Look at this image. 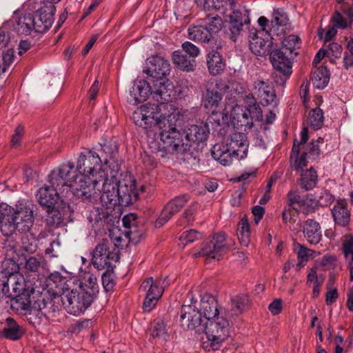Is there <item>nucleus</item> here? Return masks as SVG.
I'll list each match as a JSON object with an SVG mask.
<instances>
[{"label": "nucleus", "mask_w": 353, "mask_h": 353, "mask_svg": "<svg viewBox=\"0 0 353 353\" xmlns=\"http://www.w3.org/2000/svg\"><path fill=\"white\" fill-rule=\"evenodd\" d=\"M12 278H9L5 272H0V299L3 296H11L9 288V282Z\"/></svg>", "instance_id": "nucleus-53"}, {"label": "nucleus", "mask_w": 353, "mask_h": 353, "mask_svg": "<svg viewBox=\"0 0 353 353\" xmlns=\"http://www.w3.org/2000/svg\"><path fill=\"white\" fill-rule=\"evenodd\" d=\"M182 51L188 55L190 58L194 59L200 54V49L194 44L190 41H185L183 43Z\"/></svg>", "instance_id": "nucleus-56"}, {"label": "nucleus", "mask_w": 353, "mask_h": 353, "mask_svg": "<svg viewBox=\"0 0 353 353\" xmlns=\"http://www.w3.org/2000/svg\"><path fill=\"white\" fill-rule=\"evenodd\" d=\"M211 155L214 160L224 166L230 165L235 157L227 143L224 142L214 144L211 149Z\"/></svg>", "instance_id": "nucleus-27"}, {"label": "nucleus", "mask_w": 353, "mask_h": 353, "mask_svg": "<svg viewBox=\"0 0 353 353\" xmlns=\"http://www.w3.org/2000/svg\"><path fill=\"white\" fill-rule=\"evenodd\" d=\"M84 291L86 295L91 296V299L94 301L99 292V286L97 283V279L93 276H90L85 282L81 283L79 286Z\"/></svg>", "instance_id": "nucleus-47"}, {"label": "nucleus", "mask_w": 353, "mask_h": 353, "mask_svg": "<svg viewBox=\"0 0 353 353\" xmlns=\"http://www.w3.org/2000/svg\"><path fill=\"white\" fill-rule=\"evenodd\" d=\"M71 170L69 165L61 164L57 169L53 170L48 175L49 185L41 187L37 192V197L39 204L43 208L55 205L59 199V194L66 191L65 184H60L59 179H64Z\"/></svg>", "instance_id": "nucleus-5"}, {"label": "nucleus", "mask_w": 353, "mask_h": 353, "mask_svg": "<svg viewBox=\"0 0 353 353\" xmlns=\"http://www.w3.org/2000/svg\"><path fill=\"white\" fill-rule=\"evenodd\" d=\"M327 52L326 54L329 57L339 58L343 51L342 46L338 43H330L325 49Z\"/></svg>", "instance_id": "nucleus-58"}, {"label": "nucleus", "mask_w": 353, "mask_h": 353, "mask_svg": "<svg viewBox=\"0 0 353 353\" xmlns=\"http://www.w3.org/2000/svg\"><path fill=\"white\" fill-rule=\"evenodd\" d=\"M217 112L218 110L214 113H212V114L208 117L206 125H205L207 126V129L210 126L212 130H215L217 127L221 125L220 115L217 114Z\"/></svg>", "instance_id": "nucleus-61"}, {"label": "nucleus", "mask_w": 353, "mask_h": 353, "mask_svg": "<svg viewBox=\"0 0 353 353\" xmlns=\"http://www.w3.org/2000/svg\"><path fill=\"white\" fill-rule=\"evenodd\" d=\"M323 139L319 137L300 148L299 144H296V139H295L290 154L292 170H302L307 166L309 160H316L320 155V144H323Z\"/></svg>", "instance_id": "nucleus-7"}, {"label": "nucleus", "mask_w": 353, "mask_h": 353, "mask_svg": "<svg viewBox=\"0 0 353 353\" xmlns=\"http://www.w3.org/2000/svg\"><path fill=\"white\" fill-rule=\"evenodd\" d=\"M332 216L335 224L345 227L349 225L351 219V212L344 200H338L331 210Z\"/></svg>", "instance_id": "nucleus-26"}, {"label": "nucleus", "mask_w": 353, "mask_h": 353, "mask_svg": "<svg viewBox=\"0 0 353 353\" xmlns=\"http://www.w3.org/2000/svg\"><path fill=\"white\" fill-rule=\"evenodd\" d=\"M170 105H157L150 103L137 108L132 114V119L135 125L146 130L153 128H160L161 123H165L168 114L163 112L165 110L172 108Z\"/></svg>", "instance_id": "nucleus-6"}, {"label": "nucleus", "mask_w": 353, "mask_h": 353, "mask_svg": "<svg viewBox=\"0 0 353 353\" xmlns=\"http://www.w3.org/2000/svg\"><path fill=\"white\" fill-rule=\"evenodd\" d=\"M270 60L273 68L283 76L281 81L285 83L292 73V63L290 59L284 52L274 49L270 52Z\"/></svg>", "instance_id": "nucleus-17"}, {"label": "nucleus", "mask_w": 353, "mask_h": 353, "mask_svg": "<svg viewBox=\"0 0 353 353\" xmlns=\"http://www.w3.org/2000/svg\"><path fill=\"white\" fill-rule=\"evenodd\" d=\"M268 309L272 315H277L282 311V301L280 299H275L268 306Z\"/></svg>", "instance_id": "nucleus-62"}, {"label": "nucleus", "mask_w": 353, "mask_h": 353, "mask_svg": "<svg viewBox=\"0 0 353 353\" xmlns=\"http://www.w3.org/2000/svg\"><path fill=\"white\" fill-rule=\"evenodd\" d=\"M170 63L163 57L154 55L150 58L145 73L157 79H164L170 74Z\"/></svg>", "instance_id": "nucleus-21"}, {"label": "nucleus", "mask_w": 353, "mask_h": 353, "mask_svg": "<svg viewBox=\"0 0 353 353\" xmlns=\"http://www.w3.org/2000/svg\"><path fill=\"white\" fill-rule=\"evenodd\" d=\"M151 94V87L144 79H135L130 90L129 101L134 105L145 101L149 94Z\"/></svg>", "instance_id": "nucleus-23"}, {"label": "nucleus", "mask_w": 353, "mask_h": 353, "mask_svg": "<svg viewBox=\"0 0 353 353\" xmlns=\"http://www.w3.org/2000/svg\"><path fill=\"white\" fill-rule=\"evenodd\" d=\"M179 321L184 329L205 332L212 350H217L229 336V322L226 319L216 316L204 321L193 307H181Z\"/></svg>", "instance_id": "nucleus-1"}, {"label": "nucleus", "mask_w": 353, "mask_h": 353, "mask_svg": "<svg viewBox=\"0 0 353 353\" xmlns=\"http://www.w3.org/2000/svg\"><path fill=\"white\" fill-rule=\"evenodd\" d=\"M142 162L148 169H152L157 166V162L155 158L148 153L144 152L141 155Z\"/></svg>", "instance_id": "nucleus-64"}, {"label": "nucleus", "mask_w": 353, "mask_h": 353, "mask_svg": "<svg viewBox=\"0 0 353 353\" xmlns=\"http://www.w3.org/2000/svg\"><path fill=\"white\" fill-rule=\"evenodd\" d=\"M226 143L235 157L239 159H244L247 157L249 143L245 134L234 132Z\"/></svg>", "instance_id": "nucleus-19"}, {"label": "nucleus", "mask_w": 353, "mask_h": 353, "mask_svg": "<svg viewBox=\"0 0 353 353\" xmlns=\"http://www.w3.org/2000/svg\"><path fill=\"white\" fill-rule=\"evenodd\" d=\"M55 11L56 8L52 3H44L35 11L32 14V19L36 32L43 33L50 28L54 20Z\"/></svg>", "instance_id": "nucleus-11"}, {"label": "nucleus", "mask_w": 353, "mask_h": 353, "mask_svg": "<svg viewBox=\"0 0 353 353\" xmlns=\"http://www.w3.org/2000/svg\"><path fill=\"white\" fill-rule=\"evenodd\" d=\"M335 200V197L330 192L323 190L321 192L319 200L316 201V205L327 207L331 205Z\"/></svg>", "instance_id": "nucleus-57"}, {"label": "nucleus", "mask_w": 353, "mask_h": 353, "mask_svg": "<svg viewBox=\"0 0 353 353\" xmlns=\"http://www.w3.org/2000/svg\"><path fill=\"white\" fill-rule=\"evenodd\" d=\"M188 38L201 43H208L214 38L205 26H190L188 29Z\"/></svg>", "instance_id": "nucleus-33"}, {"label": "nucleus", "mask_w": 353, "mask_h": 353, "mask_svg": "<svg viewBox=\"0 0 353 353\" xmlns=\"http://www.w3.org/2000/svg\"><path fill=\"white\" fill-rule=\"evenodd\" d=\"M114 254L110 252L107 243L103 241L98 244L92 253L93 265L98 270L111 268L110 259L113 258Z\"/></svg>", "instance_id": "nucleus-22"}, {"label": "nucleus", "mask_w": 353, "mask_h": 353, "mask_svg": "<svg viewBox=\"0 0 353 353\" xmlns=\"http://www.w3.org/2000/svg\"><path fill=\"white\" fill-rule=\"evenodd\" d=\"M63 165H69L71 167V170L68 176L63 179H59L60 184H65L66 192L68 190L72 194L81 199L83 201H89L94 202L97 201L99 194L97 189V185L100 183L99 179H94L92 182L88 181L84 176H79L76 171L74 170V163L72 162H67Z\"/></svg>", "instance_id": "nucleus-3"}, {"label": "nucleus", "mask_w": 353, "mask_h": 353, "mask_svg": "<svg viewBox=\"0 0 353 353\" xmlns=\"http://www.w3.org/2000/svg\"><path fill=\"white\" fill-rule=\"evenodd\" d=\"M46 221L48 225L51 226H58L63 221V214L62 212L55 208L54 205L50 208H46Z\"/></svg>", "instance_id": "nucleus-46"}, {"label": "nucleus", "mask_w": 353, "mask_h": 353, "mask_svg": "<svg viewBox=\"0 0 353 353\" xmlns=\"http://www.w3.org/2000/svg\"><path fill=\"white\" fill-rule=\"evenodd\" d=\"M343 66L347 70H353V54L347 50L343 54Z\"/></svg>", "instance_id": "nucleus-63"}, {"label": "nucleus", "mask_w": 353, "mask_h": 353, "mask_svg": "<svg viewBox=\"0 0 353 353\" xmlns=\"http://www.w3.org/2000/svg\"><path fill=\"white\" fill-rule=\"evenodd\" d=\"M332 21L334 26L339 29H346L351 28L353 23L351 19L347 17L343 11L335 10L333 16L332 17Z\"/></svg>", "instance_id": "nucleus-48"}, {"label": "nucleus", "mask_w": 353, "mask_h": 353, "mask_svg": "<svg viewBox=\"0 0 353 353\" xmlns=\"http://www.w3.org/2000/svg\"><path fill=\"white\" fill-rule=\"evenodd\" d=\"M289 19L283 9L274 10L270 21V35H283L288 29Z\"/></svg>", "instance_id": "nucleus-25"}, {"label": "nucleus", "mask_w": 353, "mask_h": 353, "mask_svg": "<svg viewBox=\"0 0 353 353\" xmlns=\"http://www.w3.org/2000/svg\"><path fill=\"white\" fill-rule=\"evenodd\" d=\"M101 162L99 156L90 150L87 154H81L77 160V169L74 170L79 176L90 179V176H94L96 168L100 166Z\"/></svg>", "instance_id": "nucleus-13"}, {"label": "nucleus", "mask_w": 353, "mask_h": 353, "mask_svg": "<svg viewBox=\"0 0 353 353\" xmlns=\"http://www.w3.org/2000/svg\"><path fill=\"white\" fill-rule=\"evenodd\" d=\"M13 28L19 34L28 35L34 30L32 14L28 13L13 17Z\"/></svg>", "instance_id": "nucleus-29"}, {"label": "nucleus", "mask_w": 353, "mask_h": 353, "mask_svg": "<svg viewBox=\"0 0 353 353\" xmlns=\"http://www.w3.org/2000/svg\"><path fill=\"white\" fill-rule=\"evenodd\" d=\"M160 298L153 296L150 294H145V298L143 303V309L145 312H150L156 305Z\"/></svg>", "instance_id": "nucleus-60"}, {"label": "nucleus", "mask_w": 353, "mask_h": 353, "mask_svg": "<svg viewBox=\"0 0 353 353\" xmlns=\"http://www.w3.org/2000/svg\"><path fill=\"white\" fill-rule=\"evenodd\" d=\"M225 241V234L224 233L214 234L212 240L202 244L199 255L219 260L228 250Z\"/></svg>", "instance_id": "nucleus-12"}, {"label": "nucleus", "mask_w": 353, "mask_h": 353, "mask_svg": "<svg viewBox=\"0 0 353 353\" xmlns=\"http://www.w3.org/2000/svg\"><path fill=\"white\" fill-rule=\"evenodd\" d=\"M303 233L310 244L316 245L322 239L321 225L319 222L312 219H308L304 222Z\"/></svg>", "instance_id": "nucleus-28"}, {"label": "nucleus", "mask_w": 353, "mask_h": 353, "mask_svg": "<svg viewBox=\"0 0 353 353\" xmlns=\"http://www.w3.org/2000/svg\"><path fill=\"white\" fill-rule=\"evenodd\" d=\"M41 266L40 259L34 256L28 258L25 264V268L27 271L36 272Z\"/></svg>", "instance_id": "nucleus-59"}, {"label": "nucleus", "mask_w": 353, "mask_h": 353, "mask_svg": "<svg viewBox=\"0 0 353 353\" xmlns=\"http://www.w3.org/2000/svg\"><path fill=\"white\" fill-rule=\"evenodd\" d=\"M342 252L350 270V279L353 281V236H346L342 243Z\"/></svg>", "instance_id": "nucleus-37"}, {"label": "nucleus", "mask_w": 353, "mask_h": 353, "mask_svg": "<svg viewBox=\"0 0 353 353\" xmlns=\"http://www.w3.org/2000/svg\"><path fill=\"white\" fill-rule=\"evenodd\" d=\"M207 65L209 72L212 75L220 74L225 68L222 56L217 50H212L208 54Z\"/></svg>", "instance_id": "nucleus-35"}, {"label": "nucleus", "mask_w": 353, "mask_h": 353, "mask_svg": "<svg viewBox=\"0 0 353 353\" xmlns=\"http://www.w3.org/2000/svg\"><path fill=\"white\" fill-rule=\"evenodd\" d=\"M14 304L16 305L17 310H21L26 312L32 307L30 301V294L28 291L23 292L21 294H17Z\"/></svg>", "instance_id": "nucleus-50"}, {"label": "nucleus", "mask_w": 353, "mask_h": 353, "mask_svg": "<svg viewBox=\"0 0 353 353\" xmlns=\"http://www.w3.org/2000/svg\"><path fill=\"white\" fill-rule=\"evenodd\" d=\"M100 183L102 182V190L100 192V200L106 208H112L119 204V181L114 176L106 177L103 171L99 172Z\"/></svg>", "instance_id": "nucleus-9"}, {"label": "nucleus", "mask_w": 353, "mask_h": 353, "mask_svg": "<svg viewBox=\"0 0 353 353\" xmlns=\"http://www.w3.org/2000/svg\"><path fill=\"white\" fill-rule=\"evenodd\" d=\"M173 85L168 79H157L153 85V88H151V95L152 98L159 103V105H172V108L168 110H173L172 112H176L173 104L169 102L172 100V96L173 95Z\"/></svg>", "instance_id": "nucleus-14"}, {"label": "nucleus", "mask_w": 353, "mask_h": 353, "mask_svg": "<svg viewBox=\"0 0 353 353\" xmlns=\"http://www.w3.org/2000/svg\"><path fill=\"white\" fill-rule=\"evenodd\" d=\"M250 21L248 13L245 10L243 12L234 10L230 14L229 29L231 32V39L234 41L243 30V25L249 24Z\"/></svg>", "instance_id": "nucleus-24"}, {"label": "nucleus", "mask_w": 353, "mask_h": 353, "mask_svg": "<svg viewBox=\"0 0 353 353\" xmlns=\"http://www.w3.org/2000/svg\"><path fill=\"white\" fill-rule=\"evenodd\" d=\"M45 306L46 303L43 301L36 302L33 306L25 312V316L30 324L36 326L41 323L46 318V314L42 311Z\"/></svg>", "instance_id": "nucleus-34"}, {"label": "nucleus", "mask_w": 353, "mask_h": 353, "mask_svg": "<svg viewBox=\"0 0 353 353\" xmlns=\"http://www.w3.org/2000/svg\"><path fill=\"white\" fill-rule=\"evenodd\" d=\"M23 331L12 318L6 319V327L2 330V335L8 339L17 341L23 335Z\"/></svg>", "instance_id": "nucleus-40"}, {"label": "nucleus", "mask_w": 353, "mask_h": 353, "mask_svg": "<svg viewBox=\"0 0 353 353\" xmlns=\"http://www.w3.org/2000/svg\"><path fill=\"white\" fill-rule=\"evenodd\" d=\"M252 94L259 101L260 104L263 106L269 105L276 103V95L274 88L270 85L269 81L256 79L253 83Z\"/></svg>", "instance_id": "nucleus-15"}, {"label": "nucleus", "mask_w": 353, "mask_h": 353, "mask_svg": "<svg viewBox=\"0 0 353 353\" xmlns=\"http://www.w3.org/2000/svg\"><path fill=\"white\" fill-rule=\"evenodd\" d=\"M312 202L311 199L307 198H302L298 193L294 191H290L288 194V207L294 210L296 212H306L305 206L309 205Z\"/></svg>", "instance_id": "nucleus-38"}, {"label": "nucleus", "mask_w": 353, "mask_h": 353, "mask_svg": "<svg viewBox=\"0 0 353 353\" xmlns=\"http://www.w3.org/2000/svg\"><path fill=\"white\" fill-rule=\"evenodd\" d=\"M184 139V151L191 148L198 150L205 145L208 139L209 129L207 126L192 125L183 132Z\"/></svg>", "instance_id": "nucleus-10"}, {"label": "nucleus", "mask_w": 353, "mask_h": 353, "mask_svg": "<svg viewBox=\"0 0 353 353\" xmlns=\"http://www.w3.org/2000/svg\"><path fill=\"white\" fill-rule=\"evenodd\" d=\"M250 102L245 107L248 110V114L251 116L253 121H262L263 120V112L259 105L256 102V98L252 94H248L246 96V102Z\"/></svg>", "instance_id": "nucleus-43"}, {"label": "nucleus", "mask_w": 353, "mask_h": 353, "mask_svg": "<svg viewBox=\"0 0 353 353\" xmlns=\"http://www.w3.org/2000/svg\"><path fill=\"white\" fill-rule=\"evenodd\" d=\"M330 81V72L326 67H319L312 74V81L314 86L319 90L324 89Z\"/></svg>", "instance_id": "nucleus-39"}, {"label": "nucleus", "mask_w": 353, "mask_h": 353, "mask_svg": "<svg viewBox=\"0 0 353 353\" xmlns=\"http://www.w3.org/2000/svg\"><path fill=\"white\" fill-rule=\"evenodd\" d=\"M222 99V94L217 90L206 89L203 94L202 102L203 107L209 112L214 113L218 110V108Z\"/></svg>", "instance_id": "nucleus-31"}, {"label": "nucleus", "mask_w": 353, "mask_h": 353, "mask_svg": "<svg viewBox=\"0 0 353 353\" xmlns=\"http://www.w3.org/2000/svg\"><path fill=\"white\" fill-rule=\"evenodd\" d=\"M301 43V39L299 37L291 34L286 37L283 41V46L286 49L288 50L290 53H292L293 51L299 47Z\"/></svg>", "instance_id": "nucleus-55"}, {"label": "nucleus", "mask_w": 353, "mask_h": 353, "mask_svg": "<svg viewBox=\"0 0 353 353\" xmlns=\"http://www.w3.org/2000/svg\"><path fill=\"white\" fill-rule=\"evenodd\" d=\"M232 310L236 314H241L250 307V299L248 295L241 294L231 298Z\"/></svg>", "instance_id": "nucleus-42"}, {"label": "nucleus", "mask_w": 353, "mask_h": 353, "mask_svg": "<svg viewBox=\"0 0 353 353\" xmlns=\"http://www.w3.org/2000/svg\"><path fill=\"white\" fill-rule=\"evenodd\" d=\"M114 274L112 271H110L109 269H107L101 277L102 285L105 291L108 292L113 289L115 281H114Z\"/></svg>", "instance_id": "nucleus-54"}, {"label": "nucleus", "mask_w": 353, "mask_h": 353, "mask_svg": "<svg viewBox=\"0 0 353 353\" xmlns=\"http://www.w3.org/2000/svg\"><path fill=\"white\" fill-rule=\"evenodd\" d=\"M151 334L153 338L165 339L168 334L165 323L163 321L154 322Z\"/></svg>", "instance_id": "nucleus-52"}, {"label": "nucleus", "mask_w": 353, "mask_h": 353, "mask_svg": "<svg viewBox=\"0 0 353 353\" xmlns=\"http://www.w3.org/2000/svg\"><path fill=\"white\" fill-rule=\"evenodd\" d=\"M195 303V302L191 301V304L183 305L182 307H193L201 314L204 321L218 316V303L216 299L213 296L206 294L201 296L199 307H197Z\"/></svg>", "instance_id": "nucleus-16"}, {"label": "nucleus", "mask_w": 353, "mask_h": 353, "mask_svg": "<svg viewBox=\"0 0 353 353\" xmlns=\"http://www.w3.org/2000/svg\"><path fill=\"white\" fill-rule=\"evenodd\" d=\"M173 63L178 68L185 72L194 70L195 60L192 58H187L186 54H182V51H174L172 55Z\"/></svg>", "instance_id": "nucleus-36"}, {"label": "nucleus", "mask_w": 353, "mask_h": 353, "mask_svg": "<svg viewBox=\"0 0 353 353\" xmlns=\"http://www.w3.org/2000/svg\"><path fill=\"white\" fill-rule=\"evenodd\" d=\"M201 237L202 235L201 233L192 229L183 232L179 240L184 244L183 246H185L188 243H193L194 241L201 239Z\"/></svg>", "instance_id": "nucleus-51"}, {"label": "nucleus", "mask_w": 353, "mask_h": 353, "mask_svg": "<svg viewBox=\"0 0 353 353\" xmlns=\"http://www.w3.org/2000/svg\"><path fill=\"white\" fill-rule=\"evenodd\" d=\"M119 194L120 205L127 206L136 202L139 198V193L136 188L135 181H119Z\"/></svg>", "instance_id": "nucleus-20"}, {"label": "nucleus", "mask_w": 353, "mask_h": 353, "mask_svg": "<svg viewBox=\"0 0 353 353\" xmlns=\"http://www.w3.org/2000/svg\"><path fill=\"white\" fill-rule=\"evenodd\" d=\"M308 119L313 129H320L322 127L324 121L323 110L319 108L312 109L309 113Z\"/></svg>", "instance_id": "nucleus-49"}, {"label": "nucleus", "mask_w": 353, "mask_h": 353, "mask_svg": "<svg viewBox=\"0 0 353 353\" xmlns=\"http://www.w3.org/2000/svg\"><path fill=\"white\" fill-rule=\"evenodd\" d=\"M317 179L316 170L313 168H310L301 174V185L305 190H310L316 185Z\"/></svg>", "instance_id": "nucleus-41"}, {"label": "nucleus", "mask_w": 353, "mask_h": 353, "mask_svg": "<svg viewBox=\"0 0 353 353\" xmlns=\"http://www.w3.org/2000/svg\"><path fill=\"white\" fill-rule=\"evenodd\" d=\"M188 201L187 195L176 196L169 201L162 210L161 214L155 221V228H159L167 223L174 214L179 212Z\"/></svg>", "instance_id": "nucleus-18"}, {"label": "nucleus", "mask_w": 353, "mask_h": 353, "mask_svg": "<svg viewBox=\"0 0 353 353\" xmlns=\"http://www.w3.org/2000/svg\"><path fill=\"white\" fill-rule=\"evenodd\" d=\"M237 236L241 245L248 246L250 241V230L246 218L241 219L238 225Z\"/></svg>", "instance_id": "nucleus-44"}, {"label": "nucleus", "mask_w": 353, "mask_h": 353, "mask_svg": "<svg viewBox=\"0 0 353 353\" xmlns=\"http://www.w3.org/2000/svg\"><path fill=\"white\" fill-rule=\"evenodd\" d=\"M272 42L268 39L259 37L256 33L253 34L250 39V49L255 55L265 56L270 54Z\"/></svg>", "instance_id": "nucleus-32"}, {"label": "nucleus", "mask_w": 353, "mask_h": 353, "mask_svg": "<svg viewBox=\"0 0 353 353\" xmlns=\"http://www.w3.org/2000/svg\"><path fill=\"white\" fill-rule=\"evenodd\" d=\"M205 27H206L208 31L211 33L212 37L218 33L223 27V20L219 15H208L204 19Z\"/></svg>", "instance_id": "nucleus-45"}, {"label": "nucleus", "mask_w": 353, "mask_h": 353, "mask_svg": "<svg viewBox=\"0 0 353 353\" xmlns=\"http://www.w3.org/2000/svg\"><path fill=\"white\" fill-rule=\"evenodd\" d=\"M90 297L79 287L63 295L61 299L63 305H65L68 313L79 316L83 314L93 302V300Z\"/></svg>", "instance_id": "nucleus-8"}, {"label": "nucleus", "mask_w": 353, "mask_h": 353, "mask_svg": "<svg viewBox=\"0 0 353 353\" xmlns=\"http://www.w3.org/2000/svg\"><path fill=\"white\" fill-rule=\"evenodd\" d=\"M165 285V280L164 279H154L152 277H150L142 283L141 289L146 292L148 294L161 298L163 295Z\"/></svg>", "instance_id": "nucleus-30"}, {"label": "nucleus", "mask_w": 353, "mask_h": 353, "mask_svg": "<svg viewBox=\"0 0 353 353\" xmlns=\"http://www.w3.org/2000/svg\"><path fill=\"white\" fill-rule=\"evenodd\" d=\"M34 205L29 203L20 204L11 214H3L0 220L1 233L6 236H10L17 231L27 233L31 230L34 223Z\"/></svg>", "instance_id": "nucleus-2"}, {"label": "nucleus", "mask_w": 353, "mask_h": 353, "mask_svg": "<svg viewBox=\"0 0 353 353\" xmlns=\"http://www.w3.org/2000/svg\"><path fill=\"white\" fill-rule=\"evenodd\" d=\"M179 112L168 113L167 121L160 124L159 129V149L167 153L173 154L184 151L183 134L176 128Z\"/></svg>", "instance_id": "nucleus-4"}]
</instances>
